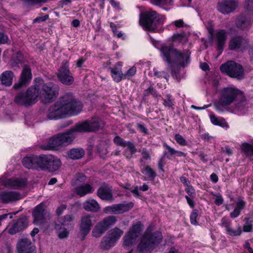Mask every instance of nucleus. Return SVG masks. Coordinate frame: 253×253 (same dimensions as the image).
I'll use <instances>...</instances> for the list:
<instances>
[{
  "mask_svg": "<svg viewBox=\"0 0 253 253\" xmlns=\"http://www.w3.org/2000/svg\"><path fill=\"white\" fill-rule=\"evenodd\" d=\"M240 212L241 211L235 208L234 211L230 213V217L232 218H236L240 215Z\"/></svg>",
  "mask_w": 253,
  "mask_h": 253,
  "instance_id": "nucleus-64",
  "label": "nucleus"
},
{
  "mask_svg": "<svg viewBox=\"0 0 253 253\" xmlns=\"http://www.w3.org/2000/svg\"><path fill=\"white\" fill-rule=\"evenodd\" d=\"M114 142L118 146L125 147H126V144L127 141H126L125 139L119 136H116L114 138Z\"/></svg>",
  "mask_w": 253,
  "mask_h": 253,
  "instance_id": "nucleus-48",
  "label": "nucleus"
},
{
  "mask_svg": "<svg viewBox=\"0 0 253 253\" xmlns=\"http://www.w3.org/2000/svg\"><path fill=\"white\" fill-rule=\"evenodd\" d=\"M145 172L142 171L147 175L148 178L150 180L153 181L156 176V172L151 169L150 166H146L144 170Z\"/></svg>",
  "mask_w": 253,
  "mask_h": 253,
  "instance_id": "nucleus-43",
  "label": "nucleus"
},
{
  "mask_svg": "<svg viewBox=\"0 0 253 253\" xmlns=\"http://www.w3.org/2000/svg\"><path fill=\"white\" fill-rule=\"evenodd\" d=\"M110 26L115 35H116L118 38H121L122 37L123 34L121 32H120L118 31L116 24L113 22H111L110 23Z\"/></svg>",
  "mask_w": 253,
  "mask_h": 253,
  "instance_id": "nucleus-53",
  "label": "nucleus"
},
{
  "mask_svg": "<svg viewBox=\"0 0 253 253\" xmlns=\"http://www.w3.org/2000/svg\"><path fill=\"white\" fill-rule=\"evenodd\" d=\"M93 216L91 214H86L82 217L79 225V237L81 241L84 240L90 232L93 225Z\"/></svg>",
  "mask_w": 253,
  "mask_h": 253,
  "instance_id": "nucleus-15",
  "label": "nucleus"
},
{
  "mask_svg": "<svg viewBox=\"0 0 253 253\" xmlns=\"http://www.w3.org/2000/svg\"><path fill=\"white\" fill-rule=\"evenodd\" d=\"M110 69L111 73V76L115 82L119 83L122 79H124V76L121 71V67L115 66L113 68H111Z\"/></svg>",
  "mask_w": 253,
  "mask_h": 253,
  "instance_id": "nucleus-34",
  "label": "nucleus"
},
{
  "mask_svg": "<svg viewBox=\"0 0 253 253\" xmlns=\"http://www.w3.org/2000/svg\"><path fill=\"white\" fill-rule=\"evenodd\" d=\"M226 233L230 236H239L241 235L242 233L241 227L239 226L237 229H233L230 226L226 230Z\"/></svg>",
  "mask_w": 253,
  "mask_h": 253,
  "instance_id": "nucleus-44",
  "label": "nucleus"
},
{
  "mask_svg": "<svg viewBox=\"0 0 253 253\" xmlns=\"http://www.w3.org/2000/svg\"><path fill=\"white\" fill-rule=\"evenodd\" d=\"M163 238L162 233L156 231L151 232L147 230L143 235L137 248L139 253H151L155 246L159 244Z\"/></svg>",
  "mask_w": 253,
  "mask_h": 253,
  "instance_id": "nucleus-6",
  "label": "nucleus"
},
{
  "mask_svg": "<svg viewBox=\"0 0 253 253\" xmlns=\"http://www.w3.org/2000/svg\"><path fill=\"white\" fill-rule=\"evenodd\" d=\"M23 59V57L22 54L20 52H17L13 57V62L12 63V66H17L18 64L22 62Z\"/></svg>",
  "mask_w": 253,
  "mask_h": 253,
  "instance_id": "nucleus-45",
  "label": "nucleus"
},
{
  "mask_svg": "<svg viewBox=\"0 0 253 253\" xmlns=\"http://www.w3.org/2000/svg\"><path fill=\"white\" fill-rule=\"evenodd\" d=\"M246 2L247 9L246 11L253 12V0H247Z\"/></svg>",
  "mask_w": 253,
  "mask_h": 253,
  "instance_id": "nucleus-60",
  "label": "nucleus"
},
{
  "mask_svg": "<svg viewBox=\"0 0 253 253\" xmlns=\"http://www.w3.org/2000/svg\"><path fill=\"white\" fill-rule=\"evenodd\" d=\"M86 179V176L82 173H77L75 175V178L73 180L74 185H80L82 184Z\"/></svg>",
  "mask_w": 253,
  "mask_h": 253,
  "instance_id": "nucleus-42",
  "label": "nucleus"
},
{
  "mask_svg": "<svg viewBox=\"0 0 253 253\" xmlns=\"http://www.w3.org/2000/svg\"><path fill=\"white\" fill-rule=\"evenodd\" d=\"M75 138V135L72 128L68 131L58 134L50 138L47 146H42V148L44 150L56 148L64 144L71 143Z\"/></svg>",
  "mask_w": 253,
  "mask_h": 253,
  "instance_id": "nucleus-8",
  "label": "nucleus"
},
{
  "mask_svg": "<svg viewBox=\"0 0 253 253\" xmlns=\"http://www.w3.org/2000/svg\"><path fill=\"white\" fill-rule=\"evenodd\" d=\"M97 195L104 201L113 202L114 200L112 188L107 184H103L99 187L97 192Z\"/></svg>",
  "mask_w": 253,
  "mask_h": 253,
  "instance_id": "nucleus-26",
  "label": "nucleus"
},
{
  "mask_svg": "<svg viewBox=\"0 0 253 253\" xmlns=\"http://www.w3.org/2000/svg\"><path fill=\"white\" fill-rule=\"evenodd\" d=\"M38 89L33 85L28 88L26 92L17 93L15 98L14 102L18 105L29 106L34 104L38 101Z\"/></svg>",
  "mask_w": 253,
  "mask_h": 253,
  "instance_id": "nucleus-9",
  "label": "nucleus"
},
{
  "mask_svg": "<svg viewBox=\"0 0 253 253\" xmlns=\"http://www.w3.org/2000/svg\"><path fill=\"white\" fill-rule=\"evenodd\" d=\"M185 190L188 194L189 197L190 196L191 198H194L195 195V192L194 189L191 185L187 186V188H185Z\"/></svg>",
  "mask_w": 253,
  "mask_h": 253,
  "instance_id": "nucleus-55",
  "label": "nucleus"
},
{
  "mask_svg": "<svg viewBox=\"0 0 253 253\" xmlns=\"http://www.w3.org/2000/svg\"><path fill=\"white\" fill-rule=\"evenodd\" d=\"M41 159V169H42L54 171L61 165L60 159L52 155H42Z\"/></svg>",
  "mask_w": 253,
  "mask_h": 253,
  "instance_id": "nucleus-13",
  "label": "nucleus"
},
{
  "mask_svg": "<svg viewBox=\"0 0 253 253\" xmlns=\"http://www.w3.org/2000/svg\"><path fill=\"white\" fill-rule=\"evenodd\" d=\"M238 100H239L235 104V109L239 111L243 112L246 110L247 103L243 93L242 97H239Z\"/></svg>",
  "mask_w": 253,
  "mask_h": 253,
  "instance_id": "nucleus-39",
  "label": "nucleus"
},
{
  "mask_svg": "<svg viewBox=\"0 0 253 253\" xmlns=\"http://www.w3.org/2000/svg\"><path fill=\"white\" fill-rule=\"evenodd\" d=\"M8 40V37L3 33H0V44L5 43Z\"/></svg>",
  "mask_w": 253,
  "mask_h": 253,
  "instance_id": "nucleus-61",
  "label": "nucleus"
},
{
  "mask_svg": "<svg viewBox=\"0 0 253 253\" xmlns=\"http://www.w3.org/2000/svg\"><path fill=\"white\" fill-rule=\"evenodd\" d=\"M161 53L163 60L168 63V67L170 70L173 78H177L178 74L174 69L173 65L177 68H184L190 62L191 52L188 50L181 51L172 46L163 45Z\"/></svg>",
  "mask_w": 253,
  "mask_h": 253,
  "instance_id": "nucleus-2",
  "label": "nucleus"
},
{
  "mask_svg": "<svg viewBox=\"0 0 253 253\" xmlns=\"http://www.w3.org/2000/svg\"><path fill=\"white\" fill-rule=\"evenodd\" d=\"M210 120L212 124L216 126L222 127L228 126V124L225 120L222 118H217L214 115H210Z\"/></svg>",
  "mask_w": 253,
  "mask_h": 253,
  "instance_id": "nucleus-38",
  "label": "nucleus"
},
{
  "mask_svg": "<svg viewBox=\"0 0 253 253\" xmlns=\"http://www.w3.org/2000/svg\"><path fill=\"white\" fill-rule=\"evenodd\" d=\"M136 127L137 129L144 135L148 134V130L146 128V126L144 124L137 123L136 124Z\"/></svg>",
  "mask_w": 253,
  "mask_h": 253,
  "instance_id": "nucleus-50",
  "label": "nucleus"
},
{
  "mask_svg": "<svg viewBox=\"0 0 253 253\" xmlns=\"http://www.w3.org/2000/svg\"><path fill=\"white\" fill-rule=\"evenodd\" d=\"M27 220L24 216L19 218L16 221H13L8 227V232L11 235L18 233L27 227Z\"/></svg>",
  "mask_w": 253,
  "mask_h": 253,
  "instance_id": "nucleus-25",
  "label": "nucleus"
},
{
  "mask_svg": "<svg viewBox=\"0 0 253 253\" xmlns=\"http://www.w3.org/2000/svg\"><path fill=\"white\" fill-rule=\"evenodd\" d=\"M242 92L233 85L223 87L219 91V99L214 103L216 111L223 112L227 107L242 97Z\"/></svg>",
  "mask_w": 253,
  "mask_h": 253,
  "instance_id": "nucleus-4",
  "label": "nucleus"
},
{
  "mask_svg": "<svg viewBox=\"0 0 253 253\" xmlns=\"http://www.w3.org/2000/svg\"><path fill=\"white\" fill-rule=\"evenodd\" d=\"M253 23V12L245 11L236 18L235 24L238 28L244 29Z\"/></svg>",
  "mask_w": 253,
  "mask_h": 253,
  "instance_id": "nucleus-22",
  "label": "nucleus"
},
{
  "mask_svg": "<svg viewBox=\"0 0 253 253\" xmlns=\"http://www.w3.org/2000/svg\"><path fill=\"white\" fill-rule=\"evenodd\" d=\"M220 69L222 73L231 78L241 80L245 77V71L242 66L234 61H228L222 64Z\"/></svg>",
  "mask_w": 253,
  "mask_h": 253,
  "instance_id": "nucleus-10",
  "label": "nucleus"
},
{
  "mask_svg": "<svg viewBox=\"0 0 253 253\" xmlns=\"http://www.w3.org/2000/svg\"><path fill=\"white\" fill-rule=\"evenodd\" d=\"M141 154L144 159L148 160L150 159V154L146 148L142 149L141 151Z\"/></svg>",
  "mask_w": 253,
  "mask_h": 253,
  "instance_id": "nucleus-62",
  "label": "nucleus"
},
{
  "mask_svg": "<svg viewBox=\"0 0 253 253\" xmlns=\"http://www.w3.org/2000/svg\"><path fill=\"white\" fill-rule=\"evenodd\" d=\"M164 158V156L162 157L158 162V168L162 171H164L163 167L166 164Z\"/></svg>",
  "mask_w": 253,
  "mask_h": 253,
  "instance_id": "nucleus-59",
  "label": "nucleus"
},
{
  "mask_svg": "<svg viewBox=\"0 0 253 253\" xmlns=\"http://www.w3.org/2000/svg\"><path fill=\"white\" fill-rule=\"evenodd\" d=\"M13 73L10 71L4 72L0 76V79L2 84L9 86L12 84Z\"/></svg>",
  "mask_w": 253,
  "mask_h": 253,
  "instance_id": "nucleus-33",
  "label": "nucleus"
},
{
  "mask_svg": "<svg viewBox=\"0 0 253 253\" xmlns=\"http://www.w3.org/2000/svg\"><path fill=\"white\" fill-rule=\"evenodd\" d=\"M32 79V74L30 67L27 65H24L20 75V78L18 83L15 84L13 87L15 89H18L22 86L28 85Z\"/></svg>",
  "mask_w": 253,
  "mask_h": 253,
  "instance_id": "nucleus-20",
  "label": "nucleus"
},
{
  "mask_svg": "<svg viewBox=\"0 0 253 253\" xmlns=\"http://www.w3.org/2000/svg\"><path fill=\"white\" fill-rule=\"evenodd\" d=\"M17 253H36L35 247L32 245L30 239H20L16 245Z\"/></svg>",
  "mask_w": 253,
  "mask_h": 253,
  "instance_id": "nucleus-24",
  "label": "nucleus"
},
{
  "mask_svg": "<svg viewBox=\"0 0 253 253\" xmlns=\"http://www.w3.org/2000/svg\"><path fill=\"white\" fill-rule=\"evenodd\" d=\"M116 221L117 219L115 216L110 215L105 217L95 225L92 231V235L95 238L100 237Z\"/></svg>",
  "mask_w": 253,
  "mask_h": 253,
  "instance_id": "nucleus-12",
  "label": "nucleus"
},
{
  "mask_svg": "<svg viewBox=\"0 0 253 253\" xmlns=\"http://www.w3.org/2000/svg\"><path fill=\"white\" fill-rule=\"evenodd\" d=\"M131 154H134L136 152V149L133 143L130 141H127L126 144Z\"/></svg>",
  "mask_w": 253,
  "mask_h": 253,
  "instance_id": "nucleus-54",
  "label": "nucleus"
},
{
  "mask_svg": "<svg viewBox=\"0 0 253 253\" xmlns=\"http://www.w3.org/2000/svg\"><path fill=\"white\" fill-rule=\"evenodd\" d=\"M60 224L55 223V228L57 231L58 236L59 238H66L68 236L69 232L65 228H62Z\"/></svg>",
  "mask_w": 253,
  "mask_h": 253,
  "instance_id": "nucleus-40",
  "label": "nucleus"
},
{
  "mask_svg": "<svg viewBox=\"0 0 253 253\" xmlns=\"http://www.w3.org/2000/svg\"><path fill=\"white\" fill-rule=\"evenodd\" d=\"M238 5L237 0H223L218 2L217 9L224 14H228L235 11Z\"/></svg>",
  "mask_w": 253,
  "mask_h": 253,
  "instance_id": "nucleus-21",
  "label": "nucleus"
},
{
  "mask_svg": "<svg viewBox=\"0 0 253 253\" xmlns=\"http://www.w3.org/2000/svg\"><path fill=\"white\" fill-rule=\"evenodd\" d=\"M84 209L88 211L97 212L100 209L97 202L94 199H89L83 204Z\"/></svg>",
  "mask_w": 253,
  "mask_h": 253,
  "instance_id": "nucleus-31",
  "label": "nucleus"
},
{
  "mask_svg": "<svg viewBox=\"0 0 253 253\" xmlns=\"http://www.w3.org/2000/svg\"><path fill=\"white\" fill-rule=\"evenodd\" d=\"M165 20L166 17L164 15L152 9H149L141 13L139 16V24L143 29L153 32L162 31L161 27L164 24Z\"/></svg>",
  "mask_w": 253,
  "mask_h": 253,
  "instance_id": "nucleus-3",
  "label": "nucleus"
},
{
  "mask_svg": "<svg viewBox=\"0 0 253 253\" xmlns=\"http://www.w3.org/2000/svg\"><path fill=\"white\" fill-rule=\"evenodd\" d=\"M248 44L247 40L241 36H236L229 40L228 48L231 50L243 52Z\"/></svg>",
  "mask_w": 253,
  "mask_h": 253,
  "instance_id": "nucleus-19",
  "label": "nucleus"
},
{
  "mask_svg": "<svg viewBox=\"0 0 253 253\" xmlns=\"http://www.w3.org/2000/svg\"><path fill=\"white\" fill-rule=\"evenodd\" d=\"M34 87L38 89V98L45 103L53 101L59 93V86L53 83L44 84L42 80L36 79Z\"/></svg>",
  "mask_w": 253,
  "mask_h": 253,
  "instance_id": "nucleus-5",
  "label": "nucleus"
},
{
  "mask_svg": "<svg viewBox=\"0 0 253 253\" xmlns=\"http://www.w3.org/2000/svg\"><path fill=\"white\" fill-rule=\"evenodd\" d=\"M209 39L210 41L215 42L216 48L218 55L223 52L226 41L227 39L228 32L224 29H219L215 31L212 29L209 30Z\"/></svg>",
  "mask_w": 253,
  "mask_h": 253,
  "instance_id": "nucleus-11",
  "label": "nucleus"
},
{
  "mask_svg": "<svg viewBox=\"0 0 253 253\" xmlns=\"http://www.w3.org/2000/svg\"><path fill=\"white\" fill-rule=\"evenodd\" d=\"M57 77L59 80L63 84L69 85L74 82V78L73 77L69 68L68 62H63L61 67L58 71Z\"/></svg>",
  "mask_w": 253,
  "mask_h": 253,
  "instance_id": "nucleus-16",
  "label": "nucleus"
},
{
  "mask_svg": "<svg viewBox=\"0 0 253 253\" xmlns=\"http://www.w3.org/2000/svg\"><path fill=\"white\" fill-rule=\"evenodd\" d=\"M34 217V223L41 226L43 225L45 222L46 217H48L49 214L45 211V206L43 203L37 205L32 213Z\"/></svg>",
  "mask_w": 253,
  "mask_h": 253,
  "instance_id": "nucleus-17",
  "label": "nucleus"
},
{
  "mask_svg": "<svg viewBox=\"0 0 253 253\" xmlns=\"http://www.w3.org/2000/svg\"><path fill=\"white\" fill-rule=\"evenodd\" d=\"M223 199L222 196L219 194L216 195V199L214 201L215 204L217 206H220L223 204Z\"/></svg>",
  "mask_w": 253,
  "mask_h": 253,
  "instance_id": "nucleus-58",
  "label": "nucleus"
},
{
  "mask_svg": "<svg viewBox=\"0 0 253 253\" xmlns=\"http://www.w3.org/2000/svg\"><path fill=\"white\" fill-rule=\"evenodd\" d=\"M154 76H157L158 78L164 77L167 80H168V78H169V75L166 72H165L164 71H163V72L155 71L154 72Z\"/></svg>",
  "mask_w": 253,
  "mask_h": 253,
  "instance_id": "nucleus-56",
  "label": "nucleus"
},
{
  "mask_svg": "<svg viewBox=\"0 0 253 253\" xmlns=\"http://www.w3.org/2000/svg\"><path fill=\"white\" fill-rule=\"evenodd\" d=\"M136 72V68L135 67H132L129 68L127 71L124 74V79L129 78L130 77L134 76Z\"/></svg>",
  "mask_w": 253,
  "mask_h": 253,
  "instance_id": "nucleus-51",
  "label": "nucleus"
},
{
  "mask_svg": "<svg viewBox=\"0 0 253 253\" xmlns=\"http://www.w3.org/2000/svg\"><path fill=\"white\" fill-rule=\"evenodd\" d=\"M174 139L176 142L181 146H185L187 145L186 139L180 134L177 133L174 135Z\"/></svg>",
  "mask_w": 253,
  "mask_h": 253,
  "instance_id": "nucleus-46",
  "label": "nucleus"
},
{
  "mask_svg": "<svg viewBox=\"0 0 253 253\" xmlns=\"http://www.w3.org/2000/svg\"><path fill=\"white\" fill-rule=\"evenodd\" d=\"M124 231L118 227H115L110 230L107 234L116 243L123 234Z\"/></svg>",
  "mask_w": 253,
  "mask_h": 253,
  "instance_id": "nucleus-35",
  "label": "nucleus"
},
{
  "mask_svg": "<svg viewBox=\"0 0 253 253\" xmlns=\"http://www.w3.org/2000/svg\"><path fill=\"white\" fill-rule=\"evenodd\" d=\"M241 149L247 157H253V143H244L241 145Z\"/></svg>",
  "mask_w": 253,
  "mask_h": 253,
  "instance_id": "nucleus-37",
  "label": "nucleus"
},
{
  "mask_svg": "<svg viewBox=\"0 0 253 253\" xmlns=\"http://www.w3.org/2000/svg\"><path fill=\"white\" fill-rule=\"evenodd\" d=\"M84 154V150L82 148H73L68 153L69 157L73 160L81 159Z\"/></svg>",
  "mask_w": 253,
  "mask_h": 253,
  "instance_id": "nucleus-36",
  "label": "nucleus"
},
{
  "mask_svg": "<svg viewBox=\"0 0 253 253\" xmlns=\"http://www.w3.org/2000/svg\"><path fill=\"white\" fill-rule=\"evenodd\" d=\"M198 215V211L197 210H194L190 214V222L192 224L194 225H197L198 224L197 221V217Z\"/></svg>",
  "mask_w": 253,
  "mask_h": 253,
  "instance_id": "nucleus-47",
  "label": "nucleus"
},
{
  "mask_svg": "<svg viewBox=\"0 0 253 253\" xmlns=\"http://www.w3.org/2000/svg\"><path fill=\"white\" fill-rule=\"evenodd\" d=\"M82 109V103L75 99L72 93H68L49 108L47 118L49 120H57L65 115H77Z\"/></svg>",
  "mask_w": 253,
  "mask_h": 253,
  "instance_id": "nucleus-1",
  "label": "nucleus"
},
{
  "mask_svg": "<svg viewBox=\"0 0 253 253\" xmlns=\"http://www.w3.org/2000/svg\"><path fill=\"white\" fill-rule=\"evenodd\" d=\"M104 121L98 117L78 123L72 127L74 133L92 132L98 130L103 127Z\"/></svg>",
  "mask_w": 253,
  "mask_h": 253,
  "instance_id": "nucleus-7",
  "label": "nucleus"
},
{
  "mask_svg": "<svg viewBox=\"0 0 253 253\" xmlns=\"http://www.w3.org/2000/svg\"><path fill=\"white\" fill-rule=\"evenodd\" d=\"M252 223L251 221H247L246 224L244 225L243 230L244 232H251L252 229Z\"/></svg>",
  "mask_w": 253,
  "mask_h": 253,
  "instance_id": "nucleus-57",
  "label": "nucleus"
},
{
  "mask_svg": "<svg viewBox=\"0 0 253 253\" xmlns=\"http://www.w3.org/2000/svg\"><path fill=\"white\" fill-rule=\"evenodd\" d=\"M94 191L92 186L88 183L81 184L75 188L76 194L81 197L92 193Z\"/></svg>",
  "mask_w": 253,
  "mask_h": 253,
  "instance_id": "nucleus-30",
  "label": "nucleus"
},
{
  "mask_svg": "<svg viewBox=\"0 0 253 253\" xmlns=\"http://www.w3.org/2000/svg\"><path fill=\"white\" fill-rule=\"evenodd\" d=\"M133 206L134 204L131 202H124L106 207L104 209V212L106 213L121 214L128 211L133 208Z\"/></svg>",
  "mask_w": 253,
  "mask_h": 253,
  "instance_id": "nucleus-18",
  "label": "nucleus"
},
{
  "mask_svg": "<svg viewBox=\"0 0 253 253\" xmlns=\"http://www.w3.org/2000/svg\"><path fill=\"white\" fill-rule=\"evenodd\" d=\"M163 145L165 148V150L163 152V156L169 160H171L172 158L174 157H185L186 156V153H184L182 151L175 150L166 143H164Z\"/></svg>",
  "mask_w": 253,
  "mask_h": 253,
  "instance_id": "nucleus-28",
  "label": "nucleus"
},
{
  "mask_svg": "<svg viewBox=\"0 0 253 253\" xmlns=\"http://www.w3.org/2000/svg\"><path fill=\"white\" fill-rule=\"evenodd\" d=\"M116 243L108 235H106L102 239L100 243V248L103 250H108L113 248Z\"/></svg>",
  "mask_w": 253,
  "mask_h": 253,
  "instance_id": "nucleus-32",
  "label": "nucleus"
},
{
  "mask_svg": "<svg viewBox=\"0 0 253 253\" xmlns=\"http://www.w3.org/2000/svg\"><path fill=\"white\" fill-rule=\"evenodd\" d=\"M74 219V217L71 215H66L63 217H59L56 223L60 224L61 226H68L70 223Z\"/></svg>",
  "mask_w": 253,
  "mask_h": 253,
  "instance_id": "nucleus-41",
  "label": "nucleus"
},
{
  "mask_svg": "<svg viewBox=\"0 0 253 253\" xmlns=\"http://www.w3.org/2000/svg\"><path fill=\"white\" fill-rule=\"evenodd\" d=\"M41 155L26 157L23 159L22 164L28 169H41Z\"/></svg>",
  "mask_w": 253,
  "mask_h": 253,
  "instance_id": "nucleus-27",
  "label": "nucleus"
},
{
  "mask_svg": "<svg viewBox=\"0 0 253 253\" xmlns=\"http://www.w3.org/2000/svg\"><path fill=\"white\" fill-rule=\"evenodd\" d=\"M163 104L165 107L171 108L173 106V103L171 99V96L170 94L167 95L166 99H163Z\"/></svg>",
  "mask_w": 253,
  "mask_h": 253,
  "instance_id": "nucleus-49",
  "label": "nucleus"
},
{
  "mask_svg": "<svg viewBox=\"0 0 253 253\" xmlns=\"http://www.w3.org/2000/svg\"><path fill=\"white\" fill-rule=\"evenodd\" d=\"M141 231V224L136 223L132 225L129 231L124 237V246L127 248L132 246L137 242Z\"/></svg>",
  "mask_w": 253,
  "mask_h": 253,
  "instance_id": "nucleus-14",
  "label": "nucleus"
},
{
  "mask_svg": "<svg viewBox=\"0 0 253 253\" xmlns=\"http://www.w3.org/2000/svg\"><path fill=\"white\" fill-rule=\"evenodd\" d=\"M220 225L225 228L226 230L228 228L231 226V221L227 218L224 217L221 220Z\"/></svg>",
  "mask_w": 253,
  "mask_h": 253,
  "instance_id": "nucleus-52",
  "label": "nucleus"
},
{
  "mask_svg": "<svg viewBox=\"0 0 253 253\" xmlns=\"http://www.w3.org/2000/svg\"><path fill=\"white\" fill-rule=\"evenodd\" d=\"M2 184L7 187L14 189H22L25 188L28 184L26 178H11L2 180Z\"/></svg>",
  "mask_w": 253,
  "mask_h": 253,
  "instance_id": "nucleus-23",
  "label": "nucleus"
},
{
  "mask_svg": "<svg viewBox=\"0 0 253 253\" xmlns=\"http://www.w3.org/2000/svg\"><path fill=\"white\" fill-rule=\"evenodd\" d=\"M48 18V15H46L42 17H39L34 19L33 20L34 23L41 22L46 20Z\"/></svg>",
  "mask_w": 253,
  "mask_h": 253,
  "instance_id": "nucleus-63",
  "label": "nucleus"
},
{
  "mask_svg": "<svg viewBox=\"0 0 253 253\" xmlns=\"http://www.w3.org/2000/svg\"><path fill=\"white\" fill-rule=\"evenodd\" d=\"M20 199V195L17 192L14 191H1L0 192V202L8 203L10 202L18 200Z\"/></svg>",
  "mask_w": 253,
  "mask_h": 253,
  "instance_id": "nucleus-29",
  "label": "nucleus"
}]
</instances>
